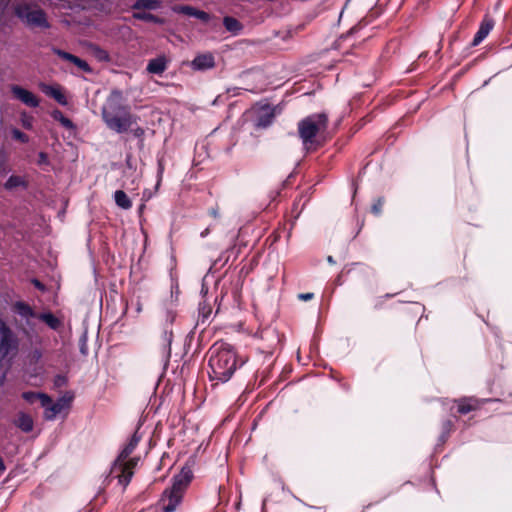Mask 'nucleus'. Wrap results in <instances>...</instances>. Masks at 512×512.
Segmentation results:
<instances>
[{"mask_svg":"<svg viewBox=\"0 0 512 512\" xmlns=\"http://www.w3.org/2000/svg\"><path fill=\"white\" fill-rule=\"evenodd\" d=\"M73 398L74 396L70 392L65 393L55 402H53L52 398L49 396V402L46 403L45 406H41L44 409L43 418L47 421L55 420L57 415L63 410L70 408Z\"/></svg>","mask_w":512,"mask_h":512,"instance_id":"nucleus-9","label":"nucleus"},{"mask_svg":"<svg viewBox=\"0 0 512 512\" xmlns=\"http://www.w3.org/2000/svg\"><path fill=\"white\" fill-rule=\"evenodd\" d=\"M382 207H383V200L381 198H379L373 205H372V212L375 214V215H379L381 213V210H382Z\"/></svg>","mask_w":512,"mask_h":512,"instance_id":"nucleus-37","label":"nucleus"},{"mask_svg":"<svg viewBox=\"0 0 512 512\" xmlns=\"http://www.w3.org/2000/svg\"><path fill=\"white\" fill-rule=\"evenodd\" d=\"M20 120H21V124L22 126L27 129V130H30L32 129V126H33V117L28 115L26 112H23L20 116Z\"/></svg>","mask_w":512,"mask_h":512,"instance_id":"nucleus-32","label":"nucleus"},{"mask_svg":"<svg viewBox=\"0 0 512 512\" xmlns=\"http://www.w3.org/2000/svg\"><path fill=\"white\" fill-rule=\"evenodd\" d=\"M12 137L15 140H18L22 143H27L29 141V137L25 133L16 128L12 130Z\"/></svg>","mask_w":512,"mask_h":512,"instance_id":"nucleus-34","label":"nucleus"},{"mask_svg":"<svg viewBox=\"0 0 512 512\" xmlns=\"http://www.w3.org/2000/svg\"><path fill=\"white\" fill-rule=\"evenodd\" d=\"M327 261H328L330 264H334V263H335V261H334V259H333V257H332V256H328Z\"/></svg>","mask_w":512,"mask_h":512,"instance_id":"nucleus-45","label":"nucleus"},{"mask_svg":"<svg viewBox=\"0 0 512 512\" xmlns=\"http://www.w3.org/2000/svg\"><path fill=\"white\" fill-rule=\"evenodd\" d=\"M10 89L14 97L28 107L36 108L39 106L38 98L29 90L18 85H12Z\"/></svg>","mask_w":512,"mask_h":512,"instance_id":"nucleus-12","label":"nucleus"},{"mask_svg":"<svg viewBox=\"0 0 512 512\" xmlns=\"http://www.w3.org/2000/svg\"><path fill=\"white\" fill-rule=\"evenodd\" d=\"M160 6V2L158 0H137L132 8L135 10L140 9H148V10H155L158 9Z\"/></svg>","mask_w":512,"mask_h":512,"instance_id":"nucleus-25","label":"nucleus"},{"mask_svg":"<svg viewBox=\"0 0 512 512\" xmlns=\"http://www.w3.org/2000/svg\"><path fill=\"white\" fill-rule=\"evenodd\" d=\"M493 26H494V21L492 19L485 18L481 22L478 31L474 35L472 45L473 46L479 45L491 32V30L493 29Z\"/></svg>","mask_w":512,"mask_h":512,"instance_id":"nucleus-17","label":"nucleus"},{"mask_svg":"<svg viewBox=\"0 0 512 512\" xmlns=\"http://www.w3.org/2000/svg\"><path fill=\"white\" fill-rule=\"evenodd\" d=\"M53 118L55 120H58L65 128H72L73 127V123L70 119H68L67 117H65L62 112L56 110L54 111L53 113Z\"/></svg>","mask_w":512,"mask_h":512,"instance_id":"nucleus-28","label":"nucleus"},{"mask_svg":"<svg viewBox=\"0 0 512 512\" xmlns=\"http://www.w3.org/2000/svg\"><path fill=\"white\" fill-rule=\"evenodd\" d=\"M65 382V378L63 376H60L58 375L56 378H55V384L56 385H61L62 383Z\"/></svg>","mask_w":512,"mask_h":512,"instance_id":"nucleus-42","label":"nucleus"},{"mask_svg":"<svg viewBox=\"0 0 512 512\" xmlns=\"http://www.w3.org/2000/svg\"><path fill=\"white\" fill-rule=\"evenodd\" d=\"M37 164L40 166H46L50 164L48 155L45 152H40L38 154Z\"/></svg>","mask_w":512,"mask_h":512,"instance_id":"nucleus-36","label":"nucleus"},{"mask_svg":"<svg viewBox=\"0 0 512 512\" xmlns=\"http://www.w3.org/2000/svg\"><path fill=\"white\" fill-rule=\"evenodd\" d=\"M190 67L194 71H207L215 67V57L212 53L198 54L191 61Z\"/></svg>","mask_w":512,"mask_h":512,"instance_id":"nucleus-11","label":"nucleus"},{"mask_svg":"<svg viewBox=\"0 0 512 512\" xmlns=\"http://www.w3.org/2000/svg\"><path fill=\"white\" fill-rule=\"evenodd\" d=\"M157 183H156V188L159 187L161 181H162V177H163V173H164V169H165V166H164V159L163 158H158L157 160Z\"/></svg>","mask_w":512,"mask_h":512,"instance_id":"nucleus-33","label":"nucleus"},{"mask_svg":"<svg viewBox=\"0 0 512 512\" xmlns=\"http://www.w3.org/2000/svg\"><path fill=\"white\" fill-rule=\"evenodd\" d=\"M37 319L44 322L50 329L54 331H59L63 327L61 319L56 317L51 312L39 313Z\"/></svg>","mask_w":512,"mask_h":512,"instance_id":"nucleus-19","label":"nucleus"},{"mask_svg":"<svg viewBox=\"0 0 512 512\" xmlns=\"http://www.w3.org/2000/svg\"><path fill=\"white\" fill-rule=\"evenodd\" d=\"M176 318V313L172 310L166 311L163 332L161 335L162 345L160 349V360L166 368L171 358V343L173 340L172 324Z\"/></svg>","mask_w":512,"mask_h":512,"instance_id":"nucleus-7","label":"nucleus"},{"mask_svg":"<svg viewBox=\"0 0 512 512\" xmlns=\"http://www.w3.org/2000/svg\"><path fill=\"white\" fill-rule=\"evenodd\" d=\"M14 425L24 433H30L34 428V421L31 415L26 412H18Z\"/></svg>","mask_w":512,"mask_h":512,"instance_id":"nucleus-16","label":"nucleus"},{"mask_svg":"<svg viewBox=\"0 0 512 512\" xmlns=\"http://www.w3.org/2000/svg\"><path fill=\"white\" fill-rule=\"evenodd\" d=\"M102 118L106 126L116 133L126 132L136 122V117L122 104V92L119 90H113L107 98Z\"/></svg>","mask_w":512,"mask_h":512,"instance_id":"nucleus-2","label":"nucleus"},{"mask_svg":"<svg viewBox=\"0 0 512 512\" xmlns=\"http://www.w3.org/2000/svg\"><path fill=\"white\" fill-rule=\"evenodd\" d=\"M313 297H314L313 293H302V294H299V299L304 300V301L311 300Z\"/></svg>","mask_w":512,"mask_h":512,"instance_id":"nucleus-40","label":"nucleus"},{"mask_svg":"<svg viewBox=\"0 0 512 512\" xmlns=\"http://www.w3.org/2000/svg\"><path fill=\"white\" fill-rule=\"evenodd\" d=\"M211 314V308L206 307L205 305H201L199 307V317L201 318V322L205 323V321L209 318Z\"/></svg>","mask_w":512,"mask_h":512,"instance_id":"nucleus-35","label":"nucleus"},{"mask_svg":"<svg viewBox=\"0 0 512 512\" xmlns=\"http://www.w3.org/2000/svg\"><path fill=\"white\" fill-rule=\"evenodd\" d=\"M452 426H453V424H452V422H451L450 420L445 421V422L443 423V426H442V433H441V435H440V441H441L442 443H444V442L446 441V439L448 438L449 433H450V431H451V429H452Z\"/></svg>","mask_w":512,"mask_h":512,"instance_id":"nucleus-30","label":"nucleus"},{"mask_svg":"<svg viewBox=\"0 0 512 512\" xmlns=\"http://www.w3.org/2000/svg\"><path fill=\"white\" fill-rule=\"evenodd\" d=\"M210 214H211L213 217H215V218H217V217L219 216L218 211H217L216 209H211V210H210Z\"/></svg>","mask_w":512,"mask_h":512,"instance_id":"nucleus-44","label":"nucleus"},{"mask_svg":"<svg viewBox=\"0 0 512 512\" xmlns=\"http://www.w3.org/2000/svg\"><path fill=\"white\" fill-rule=\"evenodd\" d=\"M133 17L135 19H138V20H142V21H146V22H154V23H160V19L149 13V12H145V11H137V12H134L133 13Z\"/></svg>","mask_w":512,"mask_h":512,"instance_id":"nucleus-26","label":"nucleus"},{"mask_svg":"<svg viewBox=\"0 0 512 512\" xmlns=\"http://www.w3.org/2000/svg\"><path fill=\"white\" fill-rule=\"evenodd\" d=\"M20 186H25V181L20 176L12 175L8 178V180L5 183L6 189H13Z\"/></svg>","mask_w":512,"mask_h":512,"instance_id":"nucleus-27","label":"nucleus"},{"mask_svg":"<svg viewBox=\"0 0 512 512\" xmlns=\"http://www.w3.org/2000/svg\"><path fill=\"white\" fill-rule=\"evenodd\" d=\"M195 18H197L203 22H208L210 20V15L205 11L197 10Z\"/></svg>","mask_w":512,"mask_h":512,"instance_id":"nucleus-38","label":"nucleus"},{"mask_svg":"<svg viewBox=\"0 0 512 512\" xmlns=\"http://www.w3.org/2000/svg\"><path fill=\"white\" fill-rule=\"evenodd\" d=\"M23 334L29 344L32 346L30 351L27 354V358L30 364H37L43 357V350L41 348L43 339L42 337L35 331V329L24 330Z\"/></svg>","mask_w":512,"mask_h":512,"instance_id":"nucleus-10","label":"nucleus"},{"mask_svg":"<svg viewBox=\"0 0 512 512\" xmlns=\"http://www.w3.org/2000/svg\"><path fill=\"white\" fill-rule=\"evenodd\" d=\"M6 465L2 457H0V476L5 472Z\"/></svg>","mask_w":512,"mask_h":512,"instance_id":"nucleus-41","label":"nucleus"},{"mask_svg":"<svg viewBox=\"0 0 512 512\" xmlns=\"http://www.w3.org/2000/svg\"><path fill=\"white\" fill-rule=\"evenodd\" d=\"M166 68L167 60L163 56L151 59L147 65V71L152 74H162Z\"/></svg>","mask_w":512,"mask_h":512,"instance_id":"nucleus-21","label":"nucleus"},{"mask_svg":"<svg viewBox=\"0 0 512 512\" xmlns=\"http://www.w3.org/2000/svg\"><path fill=\"white\" fill-rule=\"evenodd\" d=\"M39 87L45 95L53 98L60 105L66 106L68 104L67 98L59 85L41 83Z\"/></svg>","mask_w":512,"mask_h":512,"instance_id":"nucleus-15","label":"nucleus"},{"mask_svg":"<svg viewBox=\"0 0 512 512\" xmlns=\"http://www.w3.org/2000/svg\"><path fill=\"white\" fill-rule=\"evenodd\" d=\"M140 440L141 436L138 431H135L112 464L110 475L117 478L119 484L124 488L130 483L133 476V468L137 465L138 461L136 458L130 460H127V458L135 450Z\"/></svg>","mask_w":512,"mask_h":512,"instance_id":"nucleus-4","label":"nucleus"},{"mask_svg":"<svg viewBox=\"0 0 512 512\" xmlns=\"http://www.w3.org/2000/svg\"><path fill=\"white\" fill-rule=\"evenodd\" d=\"M14 12L18 18L30 27L43 29L50 27L45 12L37 6L21 3L15 6Z\"/></svg>","mask_w":512,"mask_h":512,"instance_id":"nucleus-6","label":"nucleus"},{"mask_svg":"<svg viewBox=\"0 0 512 512\" xmlns=\"http://www.w3.org/2000/svg\"><path fill=\"white\" fill-rule=\"evenodd\" d=\"M274 117V110L269 106H264L256 118L255 126L257 128H267L272 124Z\"/></svg>","mask_w":512,"mask_h":512,"instance_id":"nucleus-18","label":"nucleus"},{"mask_svg":"<svg viewBox=\"0 0 512 512\" xmlns=\"http://www.w3.org/2000/svg\"><path fill=\"white\" fill-rule=\"evenodd\" d=\"M32 284L40 291L45 290L44 284H42L38 279L34 278L32 279Z\"/></svg>","mask_w":512,"mask_h":512,"instance_id":"nucleus-39","label":"nucleus"},{"mask_svg":"<svg viewBox=\"0 0 512 512\" xmlns=\"http://www.w3.org/2000/svg\"><path fill=\"white\" fill-rule=\"evenodd\" d=\"M209 378L216 383H225L235 373L238 364L233 347L223 341L214 343L209 349Z\"/></svg>","mask_w":512,"mask_h":512,"instance_id":"nucleus-1","label":"nucleus"},{"mask_svg":"<svg viewBox=\"0 0 512 512\" xmlns=\"http://www.w3.org/2000/svg\"><path fill=\"white\" fill-rule=\"evenodd\" d=\"M479 405L477 399L474 398H463L458 401V412L460 414H467L470 411L475 410Z\"/></svg>","mask_w":512,"mask_h":512,"instance_id":"nucleus-23","label":"nucleus"},{"mask_svg":"<svg viewBox=\"0 0 512 512\" xmlns=\"http://www.w3.org/2000/svg\"><path fill=\"white\" fill-rule=\"evenodd\" d=\"M223 25H224L225 29L234 36L239 35L241 33V31L243 30L242 23L239 20H237L236 18L231 17V16H225L223 18Z\"/></svg>","mask_w":512,"mask_h":512,"instance_id":"nucleus-22","label":"nucleus"},{"mask_svg":"<svg viewBox=\"0 0 512 512\" xmlns=\"http://www.w3.org/2000/svg\"><path fill=\"white\" fill-rule=\"evenodd\" d=\"M175 11H177L179 13H182V14H185V15L190 16V17H196L197 9H195L192 6L184 5V6L177 7L175 9Z\"/></svg>","mask_w":512,"mask_h":512,"instance_id":"nucleus-31","label":"nucleus"},{"mask_svg":"<svg viewBox=\"0 0 512 512\" xmlns=\"http://www.w3.org/2000/svg\"><path fill=\"white\" fill-rule=\"evenodd\" d=\"M193 478L192 470L183 467L172 479V486L162 493L157 504L158 512H174L181 503L183 495Z\"/></svg>","mask_w":512,"mask_h":512,"instance_id":"nucleus-3","label":"nucleus"},{"mask_svg":"<svg viewBox=\"0 0 512 512\" xmlns=\"http://www.w3.org/2000/svg\"><path fill=\"white\" fill-rule=\"evenodd\" d=\"M52 51L55 55H57L61 59L69 61V62L73 63L74 65H76L83 72H86V73L92 72L90 65L85 60H82L81 58H79L71 53H68L66 51H63L59 48L53 47Z\"/></svg>","mask_w":512,"mask_h":512,"instance_id":"nucleus-14","label":"nucleus"},{"mask_svg":"<svg viewBox=\"0 0 512 512\" xmlns=\"http://www.w3.org/2000/svg\"><path fill=\"white\" fill-rule=\"evenodd\" d=\"M131 134L133 135L134 138H137L139 140V146H140V148H142L144 145L143 142H144L145 130L140 126H137L136 128L131 129Z\"/></svg>","mask_w":512,"mask_h":512,"instance_id":"nucleus-29","label":"nucleus"},{"mask_svg":"<svg viewBox=\"0 0 512 512\" xmlns=\"http://www.w3.org/2000/svg\"><path fill=\"white\" fill-rule=\"evenodd\" d=\"M328 117L325 113H315L298 123V133L306 149L314 142L316 135L327 128Z\"/></svg>","mask_w":512,"mask_h":512,"instance_id":"nucleus-5","label":"nucleus"},{"mask_svg":"<svg viewBox=\"0 0 512 512\" xmlns=\"http://www.w3.org/2000/svg\"><path fill=\"white\" fill-rule=\"evenodd\" d=\"M18 348V340L13 331L0 319V365L6 358L14 355Z\"/></svg>","mask_w":512,"mask_h":512,"instance_id":"nucleus-8","label":"nucleus"},{"mask_svg":"<svg viewBox=\"0 0 512 512\" xmlns=\"http://www.w3.org/2000/svg\"><path fill=\"white\" fill-rule=\"evenodd\" d=\"M115 204L124 210H128L132 207V202L123 190H116L114 192Z\"/></svg>","mask_w":512,"mask_h":512,"instance_id":"nucleus-24","label":"nucleus"},{"mask_svg":"<svg viewBox=\"0 0 512 512\" xmlns=\"http://www.w3.org/2000/svg\"><path fill=\"white\" fill-rule=\"evenodd\" d=\"M209 233H210V228H209V227H207V228H205V229L200 233V236H201L202 238H205L206 236H208V234H209Z\"/></svg>","mask_w":512,"mask_h":512,"instance_id":"nucleus-43","label":"nucleus"},{"mask_svg":"<svg viewBox=\"0 0 512 512\" xmlns=\"http://www.w3.org/2000/svg\"><path fill=\"white\" fill-rule=\"evenodd\" d=\"M14 310L15 312L25 320V323L27 325V328H24V330H31L34 329L33 324L31 323L30 319H37V316L39 313H36L30 305L26 304L25 302L18 301L14 304Z\"/></svg>","mask_w":512,"mask_h":512,"instance_id":"nucleus-13","label":"nucleus"},{"mask_svg":"<svg viewBox=\"0 0 512 512\" xmlns=\"http://www.w3.org/2000/svg\"><path fill=\"white\" fill-rule=\"evenodd\" d=\"M21 397L31 405L39 401L41 406H45L49 402V395L43 392L25 391Z\"/></svg>","mask_w":512,"mask_h":512,"instance_id":"nucleus-20","label":"nucleus"}]
</instances>
